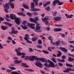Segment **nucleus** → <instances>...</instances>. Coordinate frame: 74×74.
I'll return each mask as SVG.
<instances>
[{
	"label": "nucleus",
	"instance_id": "nucleus-1",
	"mask_svg": "<svg viewBox=\"0 0 74 74\" xmlns=\"http://www.w3.org/2000/svg\"><path fill=\"white\" fill-rule=\"evenodd\" d=\"M27 25L29 27L32 29H34V31H35L37 33L39 32H41L42 30L40 29V28H41V27L39 26L38 24H36V28L35 29V27H34L35 26V24L31 23H27Z\"/></svg>",
	"mask_w": 74,
	"mask_h": 74
},
{
	"label": "nucleus",
	"instance_id": "nucleus-2",
	"mask_svg": "<svg viewBox=\"0 0 74 74\" xmlns=\"http://www.w3.org/2000/svg\"><path fill=\"white\" fill-rule=\"evenodd\" d=\"M10 17L11 19H12L13 20L14 19H15V22L17 25H20V22H21V18H16V15L13 14H10Z\"/></svg>",
	"mask_w": 74,
	"mask_h": 74
},
{
	"label": "nucleus",
	"instance_id": "nucleus-3",
	"mask_svg": "<svg viewBox=\"0 0 74 74\" xmlns=\"http://www.w3.org/2000/svg\"><path fill=\"white\" fill-rule=\"evenodd\" d=\"M47 62H49L51 65L48 64L47 63L44 64V65L46 67L50 68V67H53V68H55V67H56V66L55 65V63L52 62L51 61L48 60Z\"/></svg>",
	"mask_w": 74,
	"mask_h": 74
},
{
	"label": "nucleus",
	"instance_id": "nucleus-4",
	"mask_svg": "<svg viewBox=\"0 0 74 74\" xmlns=\"http://www.w3.org/2000/svg\"><path fill=\"white\" fill-rule=\"evenodd\" d=\"M40 59V58H38L37 56H26L24 59L25 60H27V59L31 60V61H33L34 59L36 60H38Z\"/></svg>",
	"mask_w": 74,
	"mask_h": 74
},
{
	"label": "nucleus",
	"instance_id": "nucleus-5",
	"mask_svg": "<svg viewBox=\"0 0 74 74\" xmlns=\"http://www.w3.org/2000/svg\"><path fill=\"white\" fill-rule=\"evenodd\" d=\"M56 3H58L59 5H61L63 4V3L60 2L59 0H55L53 2V6H56Z\"/></svg>",
	"mask_w": 74,
	"mask_h": 74
},
{
	"label": "nucleus",
	"instance_id": "nucleus-6",
	"mask_svg": "<svg viewBox=\"0 0 74 74\" xmlns=\"http://www.w3.org/2000/svg\"><path fill=\"white\" fill-rule=\"evenodd\" d=\"M35 64L36 66L39 67V68H42V66H43L42 63L38 61H37L35 63Z\"/></svg>",
	"mask_w": 74,
	"mask_h": 74
},
{
	"label": "nucleus",
	"instance_id": "nucleus-7",
	"mask_svg": "<svg viewBox=\"0 0 74 74\" xmlns=\"http://www.w3.org/2000/svg\"><path fill=\"white\" fill-rule=\"evenodd\" d=\"M70 71H74V69H73L72 70L71 69V68H67L66 69V71L64 70L63 71V72H64V73H69Z\"/></svg>",
	"mask_w": 74,
	"mask_h": 74
},
{
	"label": "nucleus",
	"instance_id": "nucleus-8",
	"mask_svg": "<svg viewBox=\"0 0 74 74\" xmlns=\"http://www.w3.org/2000/svg\"><path fill=\"white\" fill-rule=\"evenodd\" d=\"M60 49H61V51H63V52H64L65 53H67V52L68 51H67V50L66 49V48H65L64 47H60Z\"/></svg>",
	"mask_w": 74,
	"mask_h": 74
},
{
	"label": "nucleus",
	"instance_id": "nucleus-9",
	"mask_svg": "<svg viewBox=\"0 0 74 74\" xmlns=\"http://www.w3.org/2000/svg\"><path fill=\"white\" fill-rule=\"evenodd\" d=\"M61 19H62V17L60 16H57L53 18V20L55 21H61Z\"/></svg>",
	"mask_w": 74,
	"mask_h": 74
},
{
	"label": "nucleus",
	"instance_id": "nucleus-10",
	"mask_svg": "<svg viewBox=\"0 0 74 74\" xmlns=\"http://www.w3.org/2000/svg\"><path fill=\"white\" fill-rule=\"evenodd\" d=\"M1 29H2L3 30H5L8 29V27L7 26H5L4 25H2L1 26Z\"/></svg>",
	"mask_w": 74,
	"mask_h": 74
},
{
	"label": "nucleus",
	"instance_id": "nucleus-11",
	"mask_svg": "<svg viewBox=\"0 0 74 74\" xmlns=\"http://www.w3.org/2000/svg\"><path fill=\"white\" fill-rule=\"evenodd\" d=\"M24 40L26 41H27L26 42L28 43L29 44H32V42L29 41V40L28 39V38L27 37H24Z\"/></svg>",
	"mask_w": 74,
	"mask_h": 74
},
{
	"label": "nucleus",
	"instance_id": "nucleus-12",
	"mask_svg": "<svg viewBox=\"0 0 74 74\" xmlns=\"http://www.w3.org/2000/svg\"><path fill=\"white\" fill-rule=\"evenodd\" d=\"M39 60H41V61H42V62L47 63V60L44 58H39Z\"/></svg>",
	"mask_w": 74,
	"mask_h": 74
},
{
	"label": "nucleus",
	"instance_id": "nucleus-13",
	"mask_svg": "<svg viewBox=\"0 0 74 74\" xmlns=\"http://www.w3.org/2000/svg\"><path fill=\"white\" fill-rule=\"evenodd\" d=\"M9 3H7L5 4V5L4 6L5 8H6L7 10H8L10 8L9 7Z\"/></svg>",
	"mask_w": 74,
	"mask_h": 74
},
{
	"label": "nucleus",
	"instance_id": "nucleus-14",
	"mask_svg": "<svg viewBox=\"0 0 74 74\" xmlns=\"http://www.w3.org/2000/svg\"><path fill=\"white\" fill-rule=\"evenodd\" d=\"M15 51L16 52L17 55L18 56H21L22 55V53H21V52L18 51L17 49H15Z\"/></svg>",
	"mask_w": 74,
	"mask_h": 74
},
{
	"label": "nucleus",
	"instance_id": "nucleus-15",
	"mask_svg": "<svg viewBox=\"0 0 74 74\" xmlns=\"http://www.w3.org/2000/svg\"><path fill=\"white\" fill-rule=\"evenodd\" d=\"M3 24H5V25H7L9 27H11V26H12V24L9 23H8L7 22H3Z\"/></svg>",
	"mask_w": 74,
	"mask_h": 74
},
{
	"label": "nucleus",
	"instance_id": "nucleus-16",
	"mask_svg": "<svg viewBox=\"0 0 74 74\" xmlns=\"http://www.w3.org/2000/svg\"><path fill=\"white\" fill-rule=\"evenodd\" d=\"M9 5H10V6H11V8L12 9H14V4L11 2L9 3Z\"/></svg>",
	"mask_w": 74,
	"mask_h": 74
},
{
	"label": "nucleus",
	"instance_id": "nucleus-17",
	"mask_svg": "<svg viewBox=\"0 0 74 74\" xmlns=\"http://www.w3.org/2000/svg\"><path fill=\"white\" fill-rule=\"evenodd\" d=\"M31 11H40V9L38 8H34L30 10Z\"/></svg>",
	"mask_w": 74,
	"mask_h": 74
},
{
	"label": "nucleus",
	"instance_id": "nucleus-18",
	"mask_svg": "<svg viewBox=\"0 0 74 74\" xmlns=\"http://www.w3.org/2000/svg\"><path fill=\"white\" fill-rule=\"evenodd\" d=\"M37 39H38V38L37 37H33L32 38L31 40L32 41H34L35 42L37 40Z\"/></svg>",
	"mask_w": 74,
	"mask_h": 74
},
{
	"label": "nucleus",
	"instance_id": "nucleus-19",
	"mask_svg": "<svg viewBox=\"0 0 74 74\" xmlns=\"http://www.w3.org/2000/svg\"><path fill=\"white\" fill-rule=\"evenodd\" d=\"M17 14L18 15H19V16H21V15H22V16H23V17L25 16H26L25 15L24 13H23V12H18L17 13Z\"/></svg>",
	"mask_w": 74,
	"mask_h": 74
},
{
	"label": "nucleus",
	"instance_id": "nucleus-20",
	"mask_svg": "<svg viewBox=\"0 0 74 74\" xmlns=\"http://www.w3.org/2000/svg\"><path fill=\"white\" fill-rule=\"evenodd\" d=\"M41 19L42 21L43 22H46V21H47V20H48L49 19L48 18H47L45 17V18H41Z\"/></svg>",
	"mask_w": 74,
	"mask_h": 74
},
{
	"label": "nucleus",
	"instance_id": "nucleus-21",
	"mask_svg": "<svg viewBox=\"0 0 74 74\" xmlns=\"http://www.w3.org/2000/svg\"><path fill=\"white\" fill-rule=\"evenodd\" d=\"M31 8L32 9H33L34 7H35V6L34 5V3L33 2H32L31 3Z\"/></svg>",
	"mask_w": 74,
	"mask_h": 74
},
{
	"label": "nucleus",
	"instance_id": "nucleus-22",
	"mask_svg": "<svg viewBox=\"0 0 74 74\" xmlns=\"http://www.w3.org/2000/svg\"><path fill=\"white\" fill-rule=\"evenodd\" d=\"M69 62H73L74 60V58H72L70 57H69L68 59Z\"/></svg>",
	"mask_w": 74,
	"mask_h": 74
},
{
	"label": "nucleus",
	"instance_id": "nucleus-23",
	"mask_svg": "<svg viewBox=\"0 0 74 74\" xmlns=\"http://www.w3.org/2000/svg\"><path fill=\"white\" fill-rule=\"evenodd\" d=\"M25 70L26 71H29V72H34V71L33 69H25Z\"/></svg>",
	"mask_w": 74,
	"mask_h": 74
},
{
	"label": "nucleus",
	"instance_id": "nucleus-24",
	"mask_svg": "<svg viewBox=\"0 0 74 74\" xmlns=\"http://www.w3.org/2000/svg\"><path fill=\"white\" fill-rule=\"evenodd\" d=\"M66 66L67 67H73V66L71 64H67V63L66 62Z\"/></svg>",
	"mask_w": 74,
	"mask_h": 74
},
{
	"label": "nucleus",
	"instance_id": "nucleus-25",
	"mask_svg": "<svg viewBox=\"0 0 74 74\" xmlns=\"http://www.w3.org/2000/svg\"><path fill=\"white\" fill-rule=\"evenodd\" d=\"M21 26L22 27V29L24 30H26L28 29V28L27 27V26H25L24 27L22 25H21Z\"/></svg>",
	"mask_w": 74,
	"mask_h": 74
},
{
	"label": "nucleus",
	"instance_id": "nucleus-26",
	"mask_svg": "<svg viewBox=\"0 0 74 74\" xmlns=\"http://www.w3.org/2000/svg\"><path fill=\"white\" fill-rule=\"evenodd\" d=\"M58 52L59 53L57 54V57H60V56L62 55V53H61V52L59 51H58Z\"/></svg>",
	"mask_w": 74,
	"mask_h": 74
},
{
	"label": "nucleus",
	"instance_id": "nucleus-27",
	"mask_svg": "<svg viewBox=\"0 0 74 74\" xmlns=\"http://www.w3.org/2000/svg\"><path fill=\"white\" fill-rule=\"evenodd\" d=\"M45 10H46L47 11H49L51 10V8L49 6H48L45 9Z\"/></svg>",
	"mask_w": 74,
	"mask_h": 74
},
{
	"label": "nucleus",
	"instance_id": "nucleus-28",
	"mask_svg": "<svg viewBox=\"0 0 74 74\" xmlns=\"http://www.w3.org/2000/svg\"><path fill=\"white\" fill-rule=\"evenodd\" d=\"M72 16H73V14H70V15H68L67 17H66V18L69 19V18H73V17Z\"/></svg>",
	"mask_w": 74,
	"mask_h": 74
},
{
	"label": "nucleus",
	"instance_id": "nucleus-29",
	"mask_svg": "<svg viewBox=\"0 0 74 74\" xmlns=\"http://www.w3.org/2000/svg\"><path fill=\"white\" fill-rule=\"evenodd\" d=\"M55 43L57 46H58V45H59V44L60 43V40H59L58 41H57Z\"/></svg>",
	"mask_w": 74,
	"mask_h": 74
},
{
	"label": "nucleus",
	"instance_id": "nucleus-30",
	"mask_svg": "<svg viewBox=\"0 0 74 74\" xmlns=\"http://www.w3.org/2000/svg\"><path fill=\"white\" fill-rule=\"evenodd\" d=\"M11 33L12 34H16L17 33H18L19 32L17 31H11Z\"/></svg>",
	"mask_w": 74,
	"mask_h": 74
},
{
	"label": "nucleus",
	"instance_id": "nucleus-31",
	"mask_svg": "<svg viewBox=\"0 0 74 74\" xmlns=\"http://www.w3.org/2000/svg\"><path fill=\"white\" fill-rule=\"evenodd\" d=\"M51 60L53 62H54V63H56V58H53L52 57L51 58Z\"/></svg>",
	"mask_w": 74,
	"mask_h": 74
},
{
	"label": "nucleus",
	"instance_id": "nucleus-32",
	"mask_svg": "<svg viewBox=\"0 0 74 74\" xmlns=\"http://www.w3.org/2000/svg\"><path fill=\"white\" fill-rule=\"evenodd\" d=\"M15 62V64L16 63H21V61L19 60H15L14 61Z\"/></svg>",
	"mask_w": 74,
	"mask_h": 74
},
{
	"label": "nucleus",
	"instance_id": "nucleus-33",
	"mask_svg": "<svg viewBox=\"0 0 74 74\" xmlns=\"http://www.w3.org/2000/svg\"><path fill=\"white\" fill-rule=\"evenodd\" d=\"M29 20L30 21H31V22H34L35 21V20L34 19L32 18H30Z\"/></svg>",
	"mask_w": 74,
	"mask_h": 74
},
{
	"label": "nucleus",
	"instance_id": "nucleus-34",
	"mask_svg": "<svg viewBox=\"0 0 74 74\" xmlns=\"http://www.w3.org/2000/svg\"><path fill=\"white\" fill-rule=\"evenodd\" d=\"M42 51L43 53H46V54H48L49 53V52L47 51H46L45 50H42Z\"/></svg>",
	"mask_w": 74,
	"mask_h": 74
},
{
	"label": "nucleus",
	"instance_id": "nucleus-35",
	"mask_svg": "<svg viewBox=\"0 0 74 74\" xmlns=\"http://www.w3.org/2000/svg\"><path fill=\"white\" fill-rule=\"evenodd\" d=\"M48 39H49V40H50L51 41H53V39H52V36H50L48 37Z\"/></svg>",
	"mask_w": 74,
	"mask_h": 74
},
{
	"label": "nucleus",
	"instance_id": "nucleus-36",
	"mask_svg": "<svg viewBox=\"0 0 74 74\" xmlns=\"http://www.w3.org/2000/svg\"><path fill=\"white\" fill-rule=\"evenodd\" d=\"M23 7L25 9H29V7L28 6H27V5H23Z\"/></svg>",
	"mask_w": 74,
	"mask_h": 74
},
{
	"label": "nucleus",
	"instance_id": "nucleus-37",
	"mask_svg": "<svg viewBox=\"0 0 74 74\" xmlns=\"http://www.w3.org/2000/svg\"><path fill=\"white\" fill-rule=\"evenodd\" d=\"M32 14H33L34 15H38V13L36 12H34L32 13Z\"/></svg>",
	"mask_w": 74,
	"mask_h": 74
},
{
	"label": "nucleus",
	"instance_id": "nucleus-38",
	"mask_svg": "<svg viewBox=\"0 0 74 74\" xmlns=\"http://www.w3.org/2000/svg\"><path fill=\"white\" fill-rule=\"evenodd\" d=\"M9 69H11V70H15V69H16L15 67L11 66H9Z\"/></svg>",
	"mask_w": 74,
	"mask_h": 74
},
{
	"label": "nucleus",
	"instance_id": "nucleus-39",
	"mask_svg": "<svg viewBox=\"0 0 74 74\" xmlns=\"http://www.w3.org/2000/svg\"><path fill=\"white\" fill-rule=\"evenodd\" d=\"M42 44V41L41 40L39 39L38 41V44Z\"/></svg>",
	"mask_w": 74,
	"mask_h": 74
},
{
	"label": "nucleus",
	"instance_id": "nucleus-40",
	"mask_svg": "<svg viewBox=\"0 0 74 74\" xmlns=\"http://www.w3.org/2000/svg\"><path fill=\"white\" fill-rule=\"evenodd\" d=\"M26 64L25 63H22L21 64V66H23V67H25V66H26Z\"/></svg>",
	"mask_w": 74,
	"mask_h": 74
},
{
	"label": "nucleus",
	"instance_id": "nucleus-41",
	"mask_svg": "<svg viewBox=\"0 0 74 74\" xmlns=\"http://www.w3.org/2000/svg\"><path fill=\"white\" fill-rule=\"evenodd\" d=\"M29 52H34V50L33 49H32L31 48H29Z\"/></svg>",
	"mask_w": 74,
	"mask_h": 74
},
{
	"label": "nucleus",
	"instance_id": "nucleus-42",
	"mask_svg": "<svg viewBox=\"0 0 74 74\" xmlns=\"http://www.w3.org/2000/svg\"><path fill=\"white\" fill-rule=\"evenodd\" d=\"M36 47L37 48H42V46L41 45H38L36 46Z\"/></svg>",
	"mask_w": 74,
	"mask_h": 74
},
{
	"label": "nucleus",
	"instance_id": "nucleus-43",
	"mask_svg": "<svg viewBox=\"0 0 74 74\" xmlns=\"http://www.w3.org/2000/svg\"><path fill=\"white\" fill-rule=\"evenodd\" d=\"M27 23V21H23L22 24L24 26H25V23Z\"/></svg>",
	"mask_w": 74,
	"mask_h": 74
},
{
	"label": "nucleus",
	"instance_id": "nucleus-44",
	"mask_svg": "<svg viewBox=\"0 0 74 74\" xmlns=\"http://www.w3.org/2000/svg\"><path fill=\"white\" fill-rule=\"evenodd\" d=\"M12 38L10 36H9L8 38V40H11V41H12Z\"/></svg>",
	"mask_w": 74,
	"mask_h": 74
},
{
	"label": "nucleus",
	"instance_id": "nucleus-45",
	"mask_svg": "<svg viewBox=\"0 0 74 74\" xmlns=\"http://www.w3.org/2000/svg\"><path fill=\"white\" fill-rule=\"evenodd\" d=\"M6 71L7 72V73H10V72H11V71H12L10 69H7L6 70Z\"/></svg>",
	"mask_w": 74,
	"mask_h": 74
},
{
	"label": "nucleus",
	"instance_id": "nucleus-46",
	"mask_svg": "<svg viewBox=\"0 0 74 74\" xmlns=\"http://www.w3.org/2000/svg\"><path fill=\"white\" fill-rule=\"evenodd\" d=\"M22 49V48H21L19 47L18 49H17V51H21V49Z\"/></svg>",
	"mask_w": 74,
	"mask_h": 74
},
{
	"label": "nucleus",
	"instance_id": "nucleus-47",
	"mask_svg": "<svg viewBox=\"0 0 74 74\" xmlns=\"http://www.w3.org/2000/svg\"><path fill=\"white\" fill-rule=\"evenodd\" d=\"M0 21H4V18L2 17H0Z\"/></svg>",
	"mask_w": 74,
	"mask_h": 74
},
{
	"label": "nucleus",
	"instance_id": "nucleus-48",
	"mask_svg": "<svg viewBox=\"0 0 74 74\" xmlns=\"http://www.w3.org/2000/svg\"><path fill=\"white\" fill-rule=\"evenodd\" d=\"M12 44H13V45H15V44H16V42H15L14 40H12Z\"/></svg>",
	"mask_w": 74,
	"mask_h": 74
},
{
	"label": "nucleus",
	"instance_id": "nucleus-49",
	"mask_svg": "<svg viewBox=\"0 0 74 74\" xmlns=\"http://www.w3.org/2000/svg\"><path fill=\"white\" fill-rule=\"evenodd\" d=\"M44 69L45 70H46V71H49V69L45 67L44 68Z\"/></svg>",
	"mask_w": 74,
	"mask_h": 74
},
{
	"label": "nucleus",
	"instance_id": "nucleus-50",
	"mask_svg": "<svg viewBox=\"0 0 74 74\" xmlns=\"http://www.w3.org/2000/svg\"><path fill=\"white\" fill-rule=\"evenodd\" d=\"M49 24V21H46L45 22V25H48Z\"/></svg>",
	"mask_w": 74,
	"mask_h": 74
},
{
	"label": "nucleus",
	"instance_id": "nucleus-51",
	"mask_svg": "<svg viewBox=\"0 0 74 74\" xmlns=\"http://www.w3.org/2000/svg\"><path fill=\"white\" fill-rule=\"evenodd\" d=\"M66 58V56L64 55L62 56V59H65V58Z\"/></svg>",
	"mask_w": 74,
	"mask_h": 74
},
{
	"label": "nucleus",
	"instance_id": "nucleus-52",
	"mask_svg": "<svg viewBox=\"0 0 74 74\" xmlns=\"http://www.w3.org/2000/svg\"><path fill=\"white\" fill-rule=\"evenodd\" d=\"M58 32H61L62 29V28H58Z\"/></svg>",
	"mask_w": 74,
	"mask_h": 74
},
{
	"label": "nucleus",
	"instance_id": "nucleus-53",
	"mask_svg": "<svg viewBox=\"0 0 74 74\" xmlns=\"http://www.w3.org/2000/svg\"><path fill=\"white\" fill-rule=\"evenodd\" d=\"M58 65L59 66H60V67H62L63 66V64H62L61 63H58Z\"/></svg>",
	"mask_w": 74,
	"mask_h": 74
},
{
	"label": "nucleus",
	"instance_id": "nucleus-54",
	"mask_svg": "<svg viewBox=\"0 0 74 74\" xmlns=\"http://www.w3.org/2000/svg\"><path fill=\"white\" fill-rule=\"evenodd\" d=\"M40 72L42 74H45V72L43 71H41Z\"/></svg>",
	"mask_w": 74,
	"mask_h": 74
},
{
	"label": "nucleus",
	"instance_id": "nucleus-55",
	"mask_svg": "<svg viewBox=\"0 0 74 74\" xmlns=\"http://www.w3.org/2000/svg\"><path fill=\"white\" fill-rule=\"evenodd\" d=\"M11 31H12V32H14V31H15V27H11Z\"/></svg>",
	"mask_w": 74,
	"mask_h": 74
},
{
	"label": "nucleus",
	"instance_id": "nucleus-56",
	"mask_svg": "<svg viewBox=\"0 0 74 74\" xmlns=\"http://www.w3.org/2000/svg\"><path fill=\"white\" fill-rule=\"evenodd\" d=\"M50 42L52 44H53V45H55V43L53 42L52 41H50Z\"/></svg>",
	"mask_w": 74,
	"mask_h": 74
},
{
	"label": "nucleus",
	"instance_id": "nucleus-57",
	"mask_svg": "<svg viewBox=\"0 0 74 74\" xmlns=\"http://www.w3.org/2000/svg\"><path fill=\"white\" fill-rule=\"evenodd\" d=\"M27 15H28V16H30L32 15V14H31V13L29 12L27 13Z\"/></svg>",
	"mask_w": 74,
	"mask_h": 74
},
{
	"label": "nucleus",
	"instance_id": "nucleus-58",
	"mask_svg": "<svg viewBox=\"0 0 74 74\" xmlns=\"http://www.w3.org/2000/svg\"><path fill=\"white\" fill-rule=\"evenodd\" d=\"M48 49L49 51H50V52H52V50L51 49V47H48Z\"/></svg>",
	"mask_w": 74,
	"mask_h": 74
},
{
	"label": "nucleus",
	"instance_id": "nucleus-59",
	"mask_svg": "<svg viewBox=\"0 0 74 74\" xmlns=\"http://www.w3.org/2000/svg\"><path fill=\"white\" fill-rule=\"evenodd\" d=\"M35 21H38V20H39V19H38V17H35Z\"/></svg>",
	"mask_w": 74,
	"mask_h": 74
},
{
	"label": "nucleus",
	"instance_id": "nucleus-60",
	"mask_svg": "<svg viewBox=\"0 0 74 74\" xmlns=\"http://www.w3.org/2000/svg\"><path fill=\"white\" fill-rule=\"evenodd\" d=\"M7 9H4V11H5V12H6V13H8V10H7Z\"/></svg>",
	"mask_w": 74,
	"mask_h": 74
},
{
	"label": "nucleus",
	"instance_id": "nucleus-61",
	"mask_svg": "<svg viewBox=\"0 0 74 74\" xmlns=\"http://www.w3.org/2000/svg\"><path fill=\"white\" fill-rule=\"evenodd\" d=\"M53 31H54V32H58V28H55L53 29Z\"/></svg>",
	"mask_w": 74,
	"mask_h": 74
},
{
	"label": "nucleus",
	"instance_id": "nucleus-62",
	"mask_svg": "<svg viewBox=\"0 0 74 74\" xmlns=\"http://www.w3.org/2000/svg\"><path fill=\"white\" fill-rule=\"evenodd\" d=\"M55 26H59V27L63 26V25H55Z\"/></svg>",
	"mask_w": 74,
	"mask_h": 74
},
{
	"label": "nucleus",
	"instance_id": "nucleus-63",
	"mask_svg": "<svg viewBox=\"0 0 74 74\" xmlns=\"http://www.w3.org/2000/svg\"><path fill=\"white\" fill-rule=\"evenodd\" d=\"M0 49H3V46L1 45H0Z\"/></svg>",
	"mask_w": 74,
	"mask_h": 74
},
{
	"label": "nucleus",
	"instance_id": "nucleus-64",
	"mask_svg": "<svg viewBox=\"0 0 74 74\" xmlns=\"http://www.w3.org/2000/svg\"><path fill=\"white\" fill-rule=\"evenodd\" d=\"M60 62H63V63H64V62H65V61H64V60L63 59L61 60Z\"/></svg>",
	"mask_w": 74,
	"mask_h": 74
}]
</instances>
